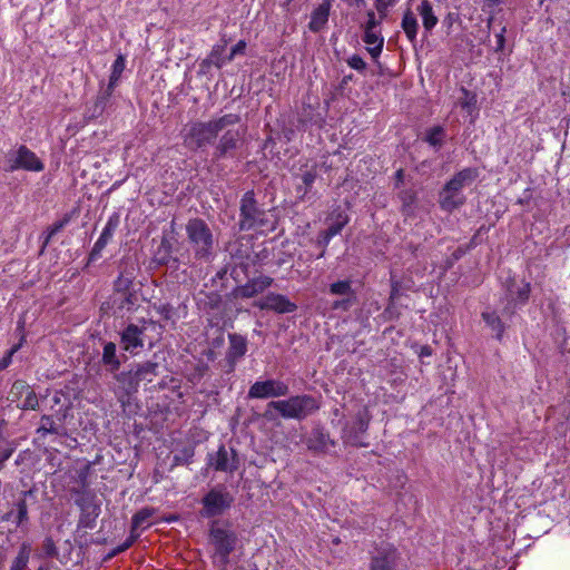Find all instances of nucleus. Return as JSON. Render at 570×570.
Returning a JSON list of instances; mask_svg holds the SVG:
<instances>
[{"label":"nucleus","instance_id":"nucleus-15","mask_svg":"<svg viewBox=\"0 0 570 570\" xmlns=\"http://www.w3.org/2000/svg\"><path fill=\"white\" fill-rule=\"evenodd\" d=\"M273 284V278L269 276H258L256 278L250 279L244 286L239 287L237 293L242 297H253L266 288H268Z\"/></svg>","mask_w":570,"mask_h":570},{"label":"nucleus","instance_id":"nucleus-45","mask_svg":"<svg viewBox=\"0 0 570 570\" xmlns=\"http://www.w3.org/2000/svg\"><path fill=\"white\" fill-rule=\"evenodd\" d=\"M38 404V400L33 393H30L24 400V407L35 409Z\"/></svg>","mask_w":570,"mask_h":570},{"label":"nucleus","instance_id":"nucleus-27","mask_svg":"<svg viewBox=\"0 0 570 570\" xmlns=\"http://www.w3.org/2000/svg\"><path fill=\"white\" fill-rule=\"evenodd\" d=\"M316 166H312L311 168L304 170L301 175L302 183L304 187H297V194L301 198H303L312 188L315 179H316Z\"/></svg>","mask_w":570,"mask_h":570},{"label":"nucleus","instance_id":"nucleus-38","mask_svg":"<svg viewBox=\"0 0 570 570\" xmlns=\"http://www.w3.org/2000/svg\"><path fill=\"white\" fill-rule=\"evenodd\" d=\"M382 20L383 19H381V18L376 19V16H375L374 11H368L367 12V20H366L364 30L381 29L380 26H381Z\"/></svg>","mask_w":570,"mask_h":570},{"label":"nucleus","instance_id":"nucleus-51","mask_svg":"<svg viewBox=\"0 0 570 570\" xmlns=\"http://www.w3.org/2000/svg\"><path fill=\"white\" fill-rule=\"evenodd\" d=\"M12 454V450H6L1 454V462L7 461Z\"/></svg>","mask_w":570,"mask_h":570},{"label":"nucleus","instance_id":"nucleus-50","mask_svg":"<svg viewBox=\"0 0 570 570\" xmlns=\"http://www.w3.org/2000/svg\"><path fill=\"white\" fill-rule=\"evenodd\" d=\"M333 237H328L327 230L320 235V243L326 246Z\"/></svg>","mask_w":570,"mask_h":570},{"label":"nucleus","instance_id":"nucleus-32","mask_svg":"<svg viewBox=\"0 0 570 570\" xmlns=\"http://www.w3.org/2000/svg\"><path fill=\"white\" fill-rule=\"evenodd\" d=\"M330 292L333 295H344V296L345 295L350 296L353 294L350 281H340V282L333 283L330 286Z\"/></svg>","mask_w":570,"mask_h":570},{"label":"nucleus","instance_id":"nucleus-7","mask_svg":"<svg viewBox=\"0 0 570 570\" xmlns=\"http://www.w3.org/2000/svg\"><path fill=\"white\" fill-rule=\"evenodd\" d=\"M202 515L212 518L220 515L233 503V497L224 489H212L202 500Z\"/></svg>","mask_w":570,"mask_h":570},{"label":"nucleus","instance_id":"nucleus-36","mask_svg":"<svg viewBox=\"0 0 570 570\" xmlns=\"http://www.w3.org/2000/svg\"><path fill=\"white\" fill-rule=\"evenodd\" d=\"M150 517H151L150 510H148V509L140 510L132 518V527L134 528L141 527Z\"/></svg>","mask_w":570,"mask_h":570},{"label":"nucleus","instance_id":"nucleus-40","mask_svg":"<svg viewBox=\"0 0 570 570\" xmlns=\"http://www.w3.org/2000/svg\"><path fill=\"white\" fill-rule=\"evenodd\" d=\"M17 511H18L17 523L21 524L28 518V508H27V503L24 500H20L17 503Z\"/></svg>","mask_w":570,"mask_h":570},{"label":"nucleus","instance_id":"nucleus-48","mask_svg":"<svg viewBox=\"0 0 570 570\" xmlns=\"http://www.w3.org/2000/svg\"><path fill=\"white\" fill-rule=\"evenodd\" d=\"M351 305H352V299H351V298H347V299H343V301H336V302L333 304V307H334V308H344V309H347Z\"/></svg>","mask_w":570,"mask_h":570},{"label":"nucleus","instance_id":"nucleus-34","mask_svg":"<svg viewBox=\"0 0 570 570\" xmlns=\"http://www.w3.org/2000/svg\"><path fill=\"white\" fill-rule=\"evenodd\" d=\"M347 216L344 214H340L336 218V222L331 224V226L326 229L328 233V237H334L337 234H340L343 227L347 224Z\"/></svg>","mask_w":570,"mask_h":570},{"label":"nucleus","instance_id":"nucleus-33","mask_svg":"<svg viewBox=\"0 0 570 570\" xmlns=\"http://www.w3.org/2000/svg\"><path fill=\"white\" fill-rule=\"evenodd\" d=\"M88 509H90V507H88ZM99 507L94 504L91 505V511L85 515L82 514L80 520H79V524L83 528H92L94 527V523H95V519L99 515Z\"/></svg>","mask_w":570,"mask_h":570},{"label":"nucleus","instance_id":"nucleus-3","mask_svg":"<svg viewBox=\"0 0 570 570\" xmlns=\"http://www.w3.org/2000/svg\"><path fill=\"white\" fill-rule=\"evenodd\" d=\"M479 177L478 168L468 167L458 171L440 191V207L443 210L452 212L461 207L466 198L463 189L472 185Z\"/></svg>","mask_w":570,"mask_h":570},{"label":"nucleus","instance_id":"nucleus-46","mask_svg":"<svg viewBox=\"0 0 570 570\" xmlns=\"http://www.w3.org/2000/svg\"><path fill=\"white\" fill-rule=\"evenodd\" d=\"M134 540L135 539L132 537L128 538L121 546H119L115 549L112 554H117V553H120V552H124L125 550H127L129 547H131V544L134 543Z\"/></svg>","mask_w":570,"mask_h":570},{"label":"nucleus","instance_id":"nucleus-8","mask_svg":"<svg viewBox=\"0 0 570 570\" xmlns=\"http://www.w3.org/2000/svg\"><path fill=\"white\" fill-rule=\"evenodd\" d=\"M8 171L18 169L41 171L43 169L42 161L26 146H20L14 153H10L8 155Z\"/></svg>","mask_w":570,"mask_h":570},{"label":"nucleus","instance_id":"nucleus-41","mask_svg":"<svg viewBox=\"0 0 570 570\" xmlns=\"http://www.w3.org/2000/svg\"><path fill=\"white\" fill-rule=\"evenodd\" d=\"M246 42L244 40H239L230 50V53L227 58V61H232L237 55H242L245 52Z\"/></svg>","mask_w":570,"mask_h":570},{"label":"nucleus","instance_id":"nucleus-53","mask_svg":"<svg viewBox=\"0 0 570 570\" xmlns=\"http://www.w3.org/2000/svg\"><path fill=\"white\" fill-rule=\"evenodd\" d=\"M396 177H397L399 180H402V178H403V170L402 169H399L396 171Z\"/></svg>","mask_w":570,"mask_h":570},{"label":"nucleus","instance_id":"nucleus-1","mask_svg":"<svg viewBox=\"0 0 570 570\" xmlns=\"http://www.w3.org/2000/svg\"><path fill=\"white\" fill-rule=\"evenodd\" d=\"M163 333V326L151 320H141L140 324H129L120 333V343L124 351L131 355H137L148 342L153 347L159 341Z\"/></svg>","mask_w":570,"mask_h":570},{"label":"nucleus","instance_id":"nucleus-57","mask_svg":"<svg viewBox=\"0 0 570 570\" xmlns=\"http://www.w3.org/2000/svg\"><path fill=\"white\" fill-rule=\"evenodd\" d=\"M541 2H543L544 0H540Z\"/></svg>","mask_w":570,"mask_h":570},{"label":"nucleus","instance_id":"nucleus-19","mask_svg":"<svg viewBox=\"0 0 570 570\" xmlns=\"http://www.w3.org/2000/svg\"><path fill=\"white\" fill-rule=\"evenodd\" d=\"M417 12L422 18L424 29L430 32L438 24V17L434 14L433 7L429 0H423L417 7Z\"/></svg>","mask_w":570,"mask_h":570},{"label":"nucleus","instance_id":"nucleus-20","mask_svg":"<svg viewBox=\"0 0 570 570\" xmlns=\"http://www.w3.org/2000/svg\"><path fill=\"white\" fill-rule=\"evenodd\" d=\"M212 464L215 470L218 471H233L236 468L234 464V458H230L228 451L224 446L218 449Z\"/></svg>","mask_w":570,"mask_h":570},{"label":"nucleus","instance_id":"nucleus-6","mask_svg":"<svg viewBox=\"0 0 570 570\" xmlns=\"http://www.w3.org/2000/svg\"><path fill=\"white\" fill-rule=\"evenodd\" d=\"M141 295L135 288L132 281L122 275L115 282V292L111 298L116 313H134L140 306Z\"/></svg>","mask_w":570,"mask_h":570},{"label":"nucleus","instance_id":"nucleus-29","mask_svg":"<svg viewBox=\"0 0 570 570\" xmlns=\"http://www.w3.org/2000/svg\"><path fill=\"white\" fill-rule=\"evenodd\" d=\"M125 68H126V59L122 55H119L116 58V60L114 61L112 67H111V73L109 77V87L110 88L117 85Z\"/></svg>","mask_w":570,"mask_h":570},{"label":"nucleus","instance_id":"nucleus-18","mask_svg":"<svg viewBox=\"0 0 570 570\" xmlns=\"http://www.w3.org/2000/svg\"><path fill=\"white\" fill-rule=\"evenodd\" d=\"M229 347L227 357L229 361H237L243 357L247 352V341L242 335L229 334Z\"/></svg>","mask_w":570,"mask_h":570},{"label":"nucleus","instance_id":"nucleus-52","mask_svg":"<svg viewBox=\"0 0 570 570\" xmlns=\"http://www.w3.org/2000/svg\"><path fill=\"white\" fill-rule=\"evenodd\" d=\"M347 442H350L351 444L356 445V446H364L365 445L364 443L358 442V441H354L351 438H347Z\"/></svg>","mask_w":570,"mask_h":570},{"label":"nucleus","instance_id":"nucleus-43","mask_svg":"<svg viewBox=\"0 0 570 570\" xmlns=\"http://www.w3.org/2000/svg\"><path fill=\"white\" fill-rule=\"evenodd\" d=\"M210 59L217 68H222L226 62V60H224L220 56H218V47H215L213 49V51L210 53Z\"/></svg>","mask_w":570,"mask_h":570},{"label":"nucleus","instance_id":"nucleus-17","mask_svg":"<svg viewBox=\"0 0 570 570\" xmlns=\"http://www.w3.org/2000/svg\"><path fill=\"white\" fill-rule=\"evenodd\" d=\"M461 95L462 96L459 98L458 105L466 114V116L470 117V122H474L479 114L476 107V96L465 88H461Z\"/></svg>","mask_w":570,"mask_h":570},{"label":"nucleus","instance_id":"nucleus-30","mask_svg":"<svg viewBox=\"0 0 570 570\" xmlns=\"http://www.w3.org/2000/svg\"><path fill=\"white\" fill-rule=\"evenodd\" d=\"M116 225L117 224L112 223L111 219L108 220V223L104 227L99 238L97 239V242L95 244V249L100 250L109 243V240L111 239L114 232L116 229Z\"/></svg>","mask_w":570,"mask_h":570},{"label":"nucleus","instance_id":"nucleus-22","mask_svg":"<svg viewBox=\"0 0 570 570\" xmlns=\"http://www.w3.org/2000/svg\"><path fill=\"white\" fill-rule=\"evenodd\" d=\"M446 137L444 127L433 126L425 130L423 140L434 148H440Z\"/></svg>","mask_w":570,"mask_h":570},{"label":"nucleus","instance_id":"nucleus-39","mask_svg":"<svg viewBox=\"0 0 570 570\" xmlns=\"http://www.w3.org/2000/svg\"><path fill=\"white\" fill-rule=\"evenodd\" d=\"M347 65L352 68V69H355L357 71H362L365 69L366 67V63L365 61L363 60L362 57H360L358 55H353L351 56L348 59H347Z\"/></svg>","mask_w":570,"mask_h":570},{"label":"nucleus","instance_id":"nucleus-28","mask_svg":"<svg viewBox=\"0 0 570 570\" xmlns=\"http://www.w3.org/2000/svg\"><path fill=\"white\" fill-rule=\"evenodd\" d=\"M482 318L487 325L495 333L497 338L501 340L504 332V325L500 317L494 312H484L482 313Z\"/></svg>","mask_w":570,"mask_h":570},{"label":"nucleus","instance_id":"nucleus-24","mask_svg":"<svg viewBox=\"0 0 570 570\" xmlns=\"http://www.w3.org/2000/svg\"><path fill=\"white\" fill-rule=\"evenodd\" d=\"M102 362L109 366L110 371H117L120 367V361L117 356V347L112 342H108L104 346Z\"/></svg>","mask_w":570,"mask_h":570},{"label":"nucleus","instance_id":"nucleus-26","mask_svg":"<svg viewBox=\"0 0 570 570\" xmlns=\"http://www.w3.org/2000/svg\"><path fill=\"white\" fill-rule=\"evenodd\" d=\"M239 139V132L237 130H227L220 138L217 146L220 155H225L227 151L234 149Z\"/></svg>","mask_w":570,"mask_h":570},{"label":"nucleus","instance_id":"nucleus-2","mask_svg":"<svg viewBox=\"0 0 570 570\" xmlns=\"http://www.w3.org/2000/svg\"><path fill=\"white\" fill-rule=\"evenodd\" d=\"M239 121V117L234 114L224 115L217 119L207 122H193L186 128L184 135L185 145L191 149H197L209 144L219 131L228 126H234Z\"/></svg>","mask_w":570,"mask_h":570},{"label":"nucleus","instance_id":"nucleus-44","mask_svg":"<svg viewBox=\"0 0 570 570\" xmlns=\"http://www.w3.org/2000/svg\"><path fill=\"white\" fill-rule=\"evenodd\" d=\"M157 312L166 320L170 318L171 307L167 304L159 305Z\"/></svg>","mask_w":570,"mask_h":570},{"label":"nucleus","instance_id":"nucleus-56","mask_svg":"<svg viewBox=\"0 0 570 570\" xmlns=\"http://www.w3.org/2000/svg\"><path fill=\"white\" fill-rule=\"evenodd\" d=\"M392 298L395 296V289L391 293Z\"/></svg>","mask_w":570,"mask_h":570},{"label":"nucleus","instance_id":"nucleus-42","mask_svg":"<svg viewBox=\"0 0 570 570\" xmlns=\"http://www.w3.org/2000/svg\"><path fill=\"white\" fill-rule=\"evenodd\" d=\"M529 294H530V284L525 283L518 291L517 302L521 303V304L525 303L529 298Z\"/></svg>","mask_w":570,"mask_h":570},{"label":"nucleus","instance_id":"nucleus-9","mask_svg":"<svg viewBox=\"0 0 570 570\" xmlns=\"http://www.w3.org/2000/svg\"><path fill=\"white\" fill-rule=\"evenodd\" d=\"M288 385L281 380H265L255 382L248 391L249 399L281 397L288 394Z\"/></svg>","mask_w":570,"mask_h":570},{"label":"nucleus","instance_id":"nucleus-13","mask_svg":"<svg viewBox=\"0 0 570 570\" xmlns=\"http://www.w3.org/2000/svg\"><path fill=\"white\" fill-rule=\"evenodd\" d=\"M399 559L396 549L392 547L384 548L373 558L371 570H396Z\"/></svg>","mask_w":570,"mask_h":570},{"label":"nucleus","instance_id":"nucleus-10","mask_svg":"<svg viewBox=\"0 0 570 570\" xmlns=\"http://www.w3.org/2000/svg\"><path fill=\"white\" fill-rule=\"evenodd\" d=\"M261 215L262 213L256 207L254 194L252 191H247L243 196L240 204V229L245 230L261 226Z\"/></svg>","mask_w":570,"mask_h":570},{"label":"nucleus","instance_id":"nucleus-49","mask_svg":"<svg viewBox=\"0 0 570 570\" xmlns=\"http://www.w3.org/2000/svg\"><path fill=\"white\" fill-rule=\"evenodd\" d=\"M357 424H358V430L361 432H365L367 430V426H368V417L366 415L365 416H361L358 419Z\"/></svg>","mask_w":570,"mask_h":570},{"label":"nucleus","instance_id":"nucleus-11","mask_svg":"<svg viewBox=\"0 0 570 570\" xmlns=\"http://www.w3.org/2000/svg\"><path fill=\"white\" fill-rule=\"evenodd\" d=\"M255 305L261 309H269L278 314L293 313L297 308L296 304L286 296L276 293L267 294L257 301Z\"/></svg>","mask_w":570,"mask_h":570},{"label":"nucleus","instance_id":"nucleus-12","mask_svg":"<svg viewBox=\"0 0 570 570\" xmlns=\"http://www.w3.org/2000/svg\"><path fill=\"white\" fill-rule=\"evenodd\" d=\"M210 540L215 546L216 552L226 561L229 553L234 550L235 534L226 529L212 528Z\"/></svg>","mask_w":570,"mask_h":570},{"label":"nucleus","instance_id":"nucleus-37","mask_svg":"<svg viewBox=\"0 0 570 570\" xmlns=\"http://www.w3.org/2000/svg\"><path fill=\"white\" fill-rule=\"evenodd\" d=\"M395 2L396 0H375V8L381 16V19L386 17L389 8L394 6Z\"/></svg>","mask_w":570,"mask_h":570},{"label":"nucleus","instance_id":"nucleus-54","mask_svg":"<svg viewBox=\"0 0 570 570\" xmlns=\"http://www.w3.org/2000/svg\"><path fill=\"white\" fill-rule=\"evenodd\" d=\"M430 354H431V352L429 351V348H428V347H424V348L422 350V352H421V355H430Z\"/></svg>","mask_w":570,"mask_h":570},{"label":"nucleus","instance_id":"nucleus-14","mask_svg":"<svg viewBox=\"0 0 570 570\" xmlns=\"http://www.w3.org/2000/svg\"><path fill=\"white\" fill-rule=\"evenodd\" d=\"M332 8V0H323L311 13L308 28L313 32L321 31L327 23L330 11Z\"/></svg>","mask_w":570,"mask_h":570},{"label":"nucleus","instance_id":"nucleus-25","mask_svg":"<svg viewBox=\"0 0 570 570\" xmlns=\"http://www.w3.org/2000/svg\"><path fill=\"white\" fill-rule=\"evenodd\" d=\"M402 29L410 41H414L417 36V20L411 10H406L402 19Z\"/></svg>","mask_w":570,"mask_h":570},{"label":"nucleus","instance_id":"nucleus-35","mask_svg":"<svg viewBox=\"0 0 570 570\" xmlns=\"http://www.w3.org/2000/svg\"><path fill=\"white\" fill-rule=\"evenodd\" d=\"M21 345H22V342H20L19 344L12 346L7 352V354L0 360V371H3L4 368H7L11 364L12 356L19 351Z\"/></svg>","mask_w":570,"mask_h":570},{"label":"nucleus","instance_id":"nucleus-4","mask_svg":"<svg viewBox=\"0 0 570 570\" xmlns=\"http://www.w3.org/2000/svg\"><path fill=\"white\" fill-rule=\"evenodd\" d=\"M320 407L317 401L311 395H296L286 400L272 401L267 404L266 413L272 410L284 419L302 420Z\"/></svg>","mask_w":570,"mask_h":570},{"label":"nucleus","instance_id":"nucleus-21","mask_svg":"<svg viewBox=\"0 0 570 570\" xmlns=\"http://www.w3.org/2000/svg\"><path fill=\"white\" fill-rule=\"evenodd\" d=\"M158 365L153 362H146L137 366L132 380L138 384L141 381L151 382L156 376Z\"/></svg>","mask_w":570,"mask_h":570},{"label":"nucleus","instance_id":"nucleus-23","mask_svg":"<svg viewBox=\"0 0 570 570\" xmlns=\"http://www.w3.org/2000/svg\"><path fill=\"white\" fill-rule=\"evenodd\" d=\"M334 443L330 440V438L322 432H314L312 436L307 441L308 449L316 452H326L330 446H333Z\"/></svg>","mask_w":570,"mask_h":570},{"label":"nucleus","instance_id":"nucleus-55","mask_svg":"<svg viewBox=\"0 0 570 570\" xmlns=\"http://www.w3.org/2000/svg\"><path fill=\"white\" fill-rule=\"evenodd\" d=\"M414 200V196L411 195L409 202L404 200L405 205H410Z\"/></svg>","mask_w":570,"mask_h":570},{"label":"nucleus","instance_id":"nucleus-47","mask_svg":"<svg viewBox=\"0 0 570 570\" xmlns=\"http://www.w3.org/2000/svg\"><path fill=\"white\" fill-rule=\"evenodd\" d=\"M504 32H505V29L503 28L501 30V32L495 36L498 50H502L504 48V43H505Z\"/></svg>","mask_w":570,"mask_h":570},{"label":"nucleus","instance_id":"nucleus-16","mask_svg":"<svg viewBox=\"0 0 570 570\" xmlns=\"http://www.w3.org/2000/svg\"><path fill=\"white\" fill-rule=\"evenodd\" d=\"M363 41L366 43V49L373 59H376L383 49L384 37L381 29L364 30Z\"/></svg>","mask_w":570,"mask_h":570},{"label":"nucleus","instance_id":"nucleus-31","mask_svg":"<svg viewBox=\"0 0 570 570\" xmlns=\"http://www.w3.org/2000/svg\"><path fill=\"white\" fill-rule=\"evenodd\" d=\"M29 561V550L26 546H23L14 560L12 561L10 570H26Z\"/></svg>","mask_w":570,"mask_h":570},{"label":"nucleus","instance_id":"nucleus-5","mask_svg":"<svg viewBox=\"0 0 570 570\" xmlns=\"http://www.w3.org/2000/svg\"><path fill=\"white\" fill-rule=\"evenodd\" d=\"M186 234L197 258H209L214 247V236L208 225L200 218L190 219Z\"/></svg>","mask_w":570,"mask_h":570}]
</instances>
